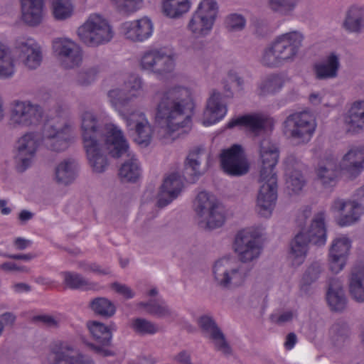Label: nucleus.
Wrapping results in <instances>:
<instances>
[{
  "instance_id": "1",
  "label": "nucleus",
  "mask_w": 364,
  "mask_h": 364,
  "mask_svg": "<svg viewBox=\"0 0 364 364\" xmlns=\"http://www.w3.org/2000/svg\"><path fill=\"white\" fill-rule=\"evenodd\" d=\"M83 146L93 171L102 173L108 166L107 155L119 158L128 152L122 132L112 124H102L97 114L86 110L81 114Z\"/></svg>"
},
{
  "instance_id": "2",
  "label": "nucleus",
  "mask_w": 364,
  "mask_h": 364,
  "mask_svg": "<svg viewBox=\"0 0 364 364\" xmlns=\"http://www.w3.org/2000/svg\"><path fill=\"white\" fill-rule=\"evenodd\" d=\"M189 100L190 92L183 86L170 87L156 95L155 118L164 138L173 141L190 131L191 119L186 112Z\"/></svg>"
},
{
  "instance_id": "3",
  "label": "nucleus",
  "mask_w": 364,
  "mask_h": 364,
  "mask_svg": "<svg viewBox=\"0 0 364 364\" xmlns=\"http://www.w3.org/2000/svg\"><path fill=\"white\" fill-rule=\"evenodd\" d=\"M304 40V34L298 31L279 35L264 50L262 63L267 67L277 68L293 62L303 46Z\"/></svg>"
},
{
  "instance_id": "4",
  "label": "nucleus",
  "mask_w": 364,
  "mask_h": 364,
  "mask_svg": "<svg viewBox=\"0 0 364 364\" xmlns=\"http://www.w3.org/2000/svg\"><path fill=\"white\" fill-rule=\"evenodd\" d=\"M325 213H317L306 230L299 232L291 242L289 259L294 267L301 265L306 256L309 243L322 246L326 242V229L325 225Z\"/></svg>"
},
{
  "instance_id": "5",
  "label": "nucleus",
  "mask_w": 364,
  "mask_h": 364,
  "mask_svg": "<svg viewBox=\"0 0 364 364\" xmlns=\"http://www.w3.org/2000/svg\"><path fill=\"white\" fill-rule=\"evenodd\" d=\"M56 112L58 117L45 126L43 141L48 149L62 152L73 141L75 124L69 119L66 108L58 106Z\"/></svg>"
},
{
  "instance_id": "6",
  "label": "nucleus",
  "mask_w": 364,
  "mask_h": 364,
  "mask_svg": "<svg viewBox=\"0 0 364 364\" xmlns=\"http://www.w3.org/2000/svg\"><path fill=\"white\" fill-rule=\"evenodd\" d=\"M251 268L230 257H223L215 262L212 267L213 282L221 290L232 291L246 282Z\"/></svg>"
},
{
  "instance_id": "7",
  "label": "nucleus",
  "mask_w": 364,
  "mask_h": 364,
  "mask_svg": "<svg viewBox=\"0 0 364 364\" xmlns=\"http://www.w3.org/2000/svg\"><path fill=\"white\" fill-rule=\"evenodd\" d=\"M201 226L212 230L221 227L225 220V209L215 196L207 191L200 192L193 203Z\"/></svg>"
},
{
  "instance_id": "8",
  "label": "nucleus",
  "mask_w": 364,
  "mask_h": 364,
  "mask_svg": "<svg viewBox=\"0 0 364 364\" xmlns=\"http://www.w3.org/2000/svg\"><path fill=\"white\" fill-rule=\"evenodd\" d=\"M80 40L89 47H97L109 43L114 31L108 20L97 14H92L77 31Z\"/></svg>"
},
{
  "instance_id": "9",
  "label": "nucleus",
  "mask_w": 364,
  "mask_h": 364,
  "mask_svg": "<svg viewBox=\"0 0 364 364\" xmlns=\"http://www.w3.org/2000/svg\"><path fill=\"white\" fill-rule=\"evenodd\" d=\"M316 128L315 117L308 112L289 114L283 123L284 134L296 144L308 143Z\"/></svg>"
},
{
  "instance_id": "10",
  "label": "nucleus",
  "mask_w": 364,
  "mask_h": 364,
  "mask_svg": "<svg viewBox=\"0 0 364 364\" xmlns=\"http://www.w3.org/2000/svg\"><path fill=\"white\" fill-rule=\"evenodd\" d=\"M43 116L41 105L29 100H15L9 114V125L14 129H26L38 125Z\"/></svg>"
},
{
  "instance_id": "11",
  "label": "nucleus",
  "mask_w": 364,
  "mask_h": 364,
  "mask_svg": "<svg viewBox=\"0 0 364 364\" xmlns=\"http://www.w3.org/2000/svg\"><path fill=\"white\" fill-rule=\"evenodd\" d=\"M218 11L215 0H202L188 23V29L198 38L208 36L213 29Z\"/></svg>"
},
{
  "instance_id": "12",
  "label": "nucleus",
  "mask_w": 364,
  "mask_h": 364,
  "mask_svg": "<svg viewBox=\"0 0 364 364\" xmlns=\"http://www.w3.org/2000/svg\"><path fill=\"white\" fill-rule=\"evenodd\" d=\"M259 233L252 228L239 231L234 240L233 249L241 264L257 260L262 251Z\"/></svg>"
},
{
  "instance_id": "13",
  "label": "nucleus",
  "mask_w": 364,
  "mask_h": 364,
  "mask_svg": "<svg viewBox=\"0 0 364 364\" xmlns=\"http://www.w3.org/2000/svg\"><path fill=\"white\" fill-rule=\"evenodd\" d=\"M142 81L139 77L132 76L124 84V89L116 88L108 92V97L112 105L120 114H125L129 111L132 100L141 95Z\"/></svg>"
},
{
  "instance_id": "14",
  "label": "nucleus",
  "mask_w": 364,
  "mask_h": 364,
  "mask_svg": "<svg viewBox=\"0 0 364 364\" xmlns=\"http://www.w3.org/2000/svg\"><path fill=\"white\" fill-rule=\"evenodd\" d=\"M221 166L223 171L230 176H240L249 171V164L242 146L233 144L222 151Z\"/></svg>"
},
{
  "instance_id": "15",
  "label": "nucleus",
  "mask_w": 364,
  "mask_h": 364,
  "mask_svg": "<svg viewBox=\"0 0 364 364\" xmlns=\"http://www.w3.org/2000/svg\"><path fill=\"white\" fill-rule=\"evenodd\" d=\"M260 186L257 197L259 214L267 218L272 215L277 199V177H259Z\"/></svg>"
},
{
  "instance_id": "16",
  "label": "nucleus",
  "mask_w": 364,
  "mask_h": 364,
  "mask_svg": "<svg viewBox=\"0 0 364 364\" xmlns=\"http://www.w3.org/2000/svg\"><path fill=\"white\" fill-rule=\"evenodd\" d=\"M47 360L49 364H95L90 357L77 353L71 346L61 342L50 347Z\"/></svg>"
},
{
  "instance_id": "17",
  "label": "nucleus",
  "mask_w": 364,
  "mask_h": 364,
  "mask_svg": "<svg viewBox=\"0 0 364 364\" xmlns=\"http://www.w3.org/2000/svg\"><path fill=\"white\" fill-rule=\"evenodd\" d=\"M127 122L128 129L134 132V141L138 144L147 146L151 139L152 129L145 114L140 111L125 112L121 114Z\"/></svg>"
},
{
  "instance_id": "18",
  "label": "nucleus",
  "mask_w": 364,
  "mask_h": 364,
  "mask_svg": "<svg viewBox=\"0 0 364 364\" xmlns=\"http://www.w3.org/2000/svg\"><path fill=\"white\" fill-rule=\"evenodd\" d=\"M53 46L65 68H73L82 63V51L75 41L67 38H60L53 41Z\"/></svg>"
},
{
  "instance_id": "19",
  "label": "nucleus",
  "mask_w": 364,
  "mask_h": 364,
  "mask_svg": "<svg viewBox=\"0 0 364 364\" xmlns=\"http://www.w3.org/2000/svg\"><path fill=\"white\" fill-rule=\"evenodd\" d=\"M15 52L22 63L28 69L34 70L42 61L41 47L31 38H19L16 41Z\"/></svg>"
},
{
  "instance_id": "20",
  "label": "nucleus",
  "mask_w": 364,
  "mask_h": 364,
  "mask_svg": "<svg viewBox=\"0 0 364 364\" xmlns=\"http://www.w3.org/2000/svg\"><path fill=\"white\" fill-rule=\"evenodd\" d=\"M40 144V136L36 132H27L16 142V160L21 165V171L30 166Z\"/></svg>"
},
{
  "instance_id": "21",
  "label": "nucleus",
  "mask_w": 364,
  "mask_h": 364,
  "mask_svg": "<svg viewBox=\"0 0 364 364\" xmlns=\"http://www.w3.org/2000/svg\"><path fill=\"white\" fill-rule=\"evenodd\" d=\"M259 151L261 161L259 177L262 180L267 177H277L275 166L279 160V152L277 145L269 139H264L259 143Z\"/></svg>"
},
{
  "instance_id": "22",
  "label": "nucleus",
  "mask_w": 364,
  "mask_h": 364,
  "mask_svg": "<svg viewBox=\"0 0 364 364\" xmlns=\"http://www.w3.org/2000/svg\"><path fill=\"white\" fill-rule=\"evenodd\" d=\"M87 327L97 342L95 344H90V347L94 351L105 357L114 355V352L107 348L111 344L112 338L111 330L102 323L98 321L88 322Z\"/></svg>"
},
{
  "instance_id": "23",
  "label": "nucleus",
  "mask_w": 364,
  "mask_h": 364,
  "mask_svg": "<svg viewBox=\"0 0 364 364\" xmlns=\"http://www.w3.org/2000/svg\"><path fill=\"white\" fill-rule=\"evenodd\" d=\"M121 31L125 38L133 42H142L153 33V23L147 17L127 21L122 24Z\"/></svg>"
},
{
  "instance_id": "24",
  "label": "nucleus",
  "mask_w": 364,
  "mask_h": 364,
  "mask_svg": "<svg viewBox=\"0 0 364 364\" xmlns=\"http://www.w3.org/2000/svg\"><path fill=\"white\" fill-rule=\"evenodd\" d=\"M339 168L352 178L359 176L364 170V146H350L343 156Z\"/></svg>"
},
{
  "instance_id": "25",
  "label": "nucleus",
  "mask_w": 364,
  "mask_h": 364,
  "mask_svg": "<svg viewBox=\"0 0 364 364\" xmlns=\"http://www.w3.org/2000/svg\"><path fill=\"white\" fill-rule=\"evenodd\" d=\"M238 125L245 126L255 135H259L271 128L273 122L271 118L262 114H252L233 119L228 122L227 127L232 128Z\"/></svg>"
},
{
  "instance_id": "26",
  "label": "nucleus",
  "mask_w": 364,
  "mask_h": 364,
  "mask_svg": "<svg viewBox=\"0 0 364 364\" xmlns=\"http://www.w3.org/2000/svg\"><path fill=\"white\" fill-rule=\"evenodd\" d=\"M183 188L181 176L172 173L164 178L158 195L157 205L164 208L171 203L180 194Z\"/></svg>"
},
{
  "instance_id": "27",
  "label": "nucleus",
  "mask_w": 364,
  "mask_h": 364,
  "mask_svg": "<svg viewBox=\"0 0 364 364\" xmlns=\"http://www.w3.org/2000/svg\"><path fill=\"white\" fill-rule=\"evenodd\" d=\"M340 68V57L337 53L332 52L313 65V73L314 77L318 80L335 79L338 75Z\"/></svg>"
},
{
  "instance_id": "28",
  "label": "nucleus",
  "mask_w": 364,
  "mask_h": 364,
  "mask_svg": "<svg viewBox=\"0 0 364 364\" xmlns=\"http://www.w3.org/2000/svg\"><path fill=\"white\" fill-rule=\"evenodd\" d=\"M22 21L29 26L40 25L45 16L44 0H20Z\"/></svg>"
},
{
  "instance_id": "29",
  "label": "nucleus",
  "mask_w": 364,
  "mask_h": 364,
  "mask_svg": "<svg viewBox=\"0 0 364 364\" xmlns=\"http://www.w3.org/2000/svg\"><path fill=\"white\" fill-rule=\"evenodd\" d=\"M207 155L203 148H195L188 154L184 165L183 177L190 182L194 183L199 176L204 173L206 168L202 166L203 156Z\"/></svg>"
},
{
  "instance_id": "30",
  "label": "nucleus",
  "mask_w": 364,
  "mask_h": 364,
  "mask_svg": "<svg viewBox=\"0 0 364 364\" xmlns=\"http://www.w3.org/2000/svg\"><path fill=\"white\" fill-rule=\"evenodd\" d=\"M226 112L227 108L222 94L213 90L207 103L203 124L205 126L213 124L220 120Z\"/></svg>"
},
{
  "instance_id": "31",
  "label": "nucleus",
  "mask_w": 364,
  "mask_h": 364,
  "mask_svg": "<svg viewBox=\"0 0 364 364\" xmlns=\"http://www.w3.org/2000/svg\"><path fill=\"white\" fill-rule=\"evenodd\" d=\"M79 171V164L73 158H67L57 164L54 171V181L63 186L71 184L77 178Z\"/></svg>"
},
{
  "instance_id": "32",
  "label": "nucleus",
  "mask_w": 364,
  "mask_h": 364,
  "mask_svg": "<svg viewBox=\"0 0 364 364\" xmlns=\"http://www.w3.org/2000/svg\"><path fill=\"white\" fill-rule=\"evenodd\" d=\"M340 168L333 156L329 155L321 160L316 169V176L323 185H330L335 182Z\"/></svg>"
},
{
  "instance_id": "33",
  "label": "nucleus",
  "mask_w": 364,
  "mask_h": 364,
  "mask_svg": "<svg viewBox=\"0 0 364 364\" xmlns=\"http://www.w3.org/2000/svg\"><path fill=\"white\" fill-rule=\"evenodd\" d=\"M348 132L356 133L364 127V100L355 102L344 117Z\"/></svg>"
},
{
  "instance_id": "34",
  "label": "nucleus",
  "mask_w": 364,
  "mask_h": 364,
  "mask_svg": "<svg viewBox=\"0 0 364 364\" xmlns=\"http://www.w3.org/2000/svg\"><path fill=\"white\" fill-rule=\"evenodd\" d=\"M349 291L358 302H364V264L355 265L349 278Z\"/></svg>"
},
{
  "instance_id": "35",
  "label": "nucleus",
  "mask_w": 364,
  "mask_h": 364,
  "mask_svg": "<svg viewBox=\"0 0 364 364\" xmlns=\"http://www.w3.org/2000/svg\"><path fill=\"white\" fill-rule=\"evenodd\" d=\"M60 274L63 278L65 285L69 289L82 291H97L100 289L97 283L90 281L77 272L65 271L62 272Z\"/></svg>"
},
{
  "instance_id": "36",
  "label": "nucleus",
  "mask_w": 364,
  "mask_h": 364,
  "mask_svg": "<svg viewBox=\"0 0 364 364\" xmlns=\"http://www.w3.org/2000/svg\"><path fill=\"white\" fill-rule=\"evenodd\" d=\"M342 28L348 33H361L364 30V9L351 6L346 14Z\"/></svg>"
},
{
  "instance_id": "37",
  "label": "nucleus",
  "mask_w": 364,
  "mask_h": 364,
  "mask_svg": "<svg viewBox=\"0 0 364 364\" xmlns=\"http://www.w3.org/2000/svg\"><path fill=\"white\" fill-rule=\"evenodd\" d=\"M324 272V266L319 261L311 262L306 269L300 282V291L304 294H309L311 285L316 282Z\"/></svg>"
},
{
  "instance_id": "38",
  "label": "nucleus",
  "mask_w": 364,
  "mask_h": 364,
  "mask_svg": "<svg viewBox=\"0 0 364 364\" xmlns=\"http://www.w3.org/2000/svg\"><path fill=\"white\" fill-rule=\"evenodd\" d=\"M284 82L282 75L272 73L266 75L257 84L258 94L261 96L274 95L282 90Z\"/></svg>"
},
{
  "instance_id": "39",
  "label": "nucleus",
  "mask_w": 364,
  "mask_h": 364,
  "mask_svg": "<svg viewBox=\"0 0 364 364\" xmlns=\"http://www.w3.org/2000/svg\"><path fill=\"white\" fill-rule=\"evenodd\" d=\"M148 314L161 318H174L177 314L163 299H151L147 302H141Z\"/></svg>"
},
{
  "instance_id": "40",
  "label": "nucleus",
  "mask_w": 364,
  "mask_h": 364,
  "mask_svg": "<svg viewBox=\"0 0 364 364\" xmlns=\"http://www.w3.org/2000/svg\"><path fill=\"white\" fill-rule=\"evenodd\" d=\"M327 301L331 309L343 311L346 306V299L343 289L338 281H332L327 292Z\"/></svg>"
},
{
  "instance_id": "41",
  "label": "nucleus",
  "mask_w": 364,
  "mask_h": 364,
  "mask_svg": "<svg viewBox=\"0 0 364 364\" xmlns=\"http://www.w3.org/2000/svg\"><path fill=\"white\" fill-rule=\"evenodd\" d=\"M15 72L14 59L11 49L0 42V78L12 77Z\"/></svg>"
},
{
  "instance_id": "42",
  "label": "nucleus",
  "mask_w": 364,
  "mask_h": 364,
  "mask_svg": "<svg viewBox=\"0 0 364 364\" xmlns=\"http://www.w3.org/2000/svg\"><path fill=\"white\" fill-rule=\"evenodd\" d=\"M141 173L139 162L134 157L124 161L119 171V176L123 182H136L140 178Z\"/></svg>"
},
{
  "instance_id": "43",
  "label": "nucleus",
  "mask_w": 364,
  "mask_h": 364,
  "mask_svg": "<svg viewBox=\"0 0 364 364\" xmlns=\"http://www.w3.org/2000/svg\"><path fill=\"white\" fill-rule=\"evenodd\" d=\"M89 306L97 315L104 318H110L116 312L114 303L106 297H97L90 301Z\"/></svg>"
},
{
  "instance_id": "44",
  "label": "nucleus",
  "mask_w": 364,
  "mask_h": 364,
  "mask_svg": "<svg viewBox=\"0 0 364 364\" xmlns=\"http://www.w3.org/2000/svg\"><path fill=\"white\" fill-rule=\"evenodd\" d=\"M188 0H163L164 13L170 18H176L190 9Z\"/></svg>"
},
{
  "instance_id": "45",
  "label": "nucleus",
  "mask_w": 364,
  "mask_h": 364,
  "mask_svg": "<svg viewBox=\"0 0 364 364\" xmlns=\"http://www.w3.org/2000/svg\"><path fill=\"white\" fill-rule=\"evenodd\" d=\"M176 66V55L171 52L163 50L153 74L164 77L171 73Z\"/></svg>"
},
{
  "instance_id": "46",
  "label": "nucleus",
  "mask_w": 364,
  "mask_h": 364,
  "mask_svg": "<svg viewBox=\"0 0 364 364\" xmlns=\"http://www.w3.org/2000/svg\"><path fill=\"white\" fill-rule=\"evenodd\" d=\"M348 213L338 219V224L341 227L355 223L364 213V206L355 200H348Z\"/></svg>"
},
{
  "instance_id": "47",
  "label": "nucleus",
  "mask_w": 364,
  "mask_h": 364,
  "mask_svg": "<svg viewBox=\"0 0 364 364\" xmlns=\"http://www.w3.org/2000/svg\"><path fill=\"white\" fill-rule=\"evenodd\" d=\"M301 0H267L269 10L282 16H291Z\"/></svg>"
},
{
  "instance_id": "48",
  "label": "nucleus",
  "mask_w": 364,
  "mask_h": 364,
  "mask_svg": "<svg viewBox=\"0 0 364 364\" xmlns=\"http://www.w3.org/2000/svg\"><path fill=\"white\" fill-rule=\"evenodd\" d=\"M130 326L134 332L139 336L154 335L159 331L156 323L139 317L132 318Z\"/></svg>"
},
{
  "instance_id": "49",
  "label": "nucleus",
  "mask_w": 364,
  "mask_h": 364,
  "mask_svg": "<svg viewBox=\"0 0 364 364\" xmlns=\"http://www.w3.org/2000/svg\"><path fill=\"white\" fill-rule=\"evenodd\" d=\"M53 14L57 20H65L70 18L73 11L70 0H52Z\"/></svg>"
},
{
  "instance_id": "50",
  "label": "nucleus",
  "mask_w": 364,
  "mask_h": 364,
  "mask_svg": "<svg viewBox=\"0 0 364 364\" xmlns=\"http://www.w3.org/2000/svg\"><path fill=\"white\" fill-rule=\"evenodd\" d=\"M164 49H152L144 53L140 65L143 70L153 73Z\"/></svg>"
},
{
  "instance_id": "51",
  "label": "nucleus",
  "mask_w": 364,
  "mask_h": 364,
  "mask_svg": "<svg viewBox=\"0 0 364 364\" xmlns=\"http://www.w3.org/2000/svg\"><path fill=\"white\" fill-rule=\"evenodd\" d=\"M97 74L98 69L96 67L83 68L77 73L75 82L81 87L90 86L95 81Z\"/></svg>"
},
{
  "instance_id": "52",
  "label": "nucleus",
  "mask_w": 364,
  "mask_h": 364,
  "mask_svg": "<svg viewBox=\"0 0 364 364\" xmlns=\"http://www.w3.org/2000/svg\"><path fill=\"white\" fill-rule=\"evenodd\" d=\"M349 335V328L344 322L335 323L330 329V337L336 346L343 343Z\"/></svg>"
},
{
  "instance_id": "53",
  "label": "nucleus",
  "mask_w": 364,
  "mask_h": 364,
  "mask_svg": "<svg viewBox=\"0 0 364 364\" xmlns=\"http://www.w3.org/2000/svg\"><path fill=\"white\" fill-rule=\"evenodd\" d=\"M351 247V241L346 236L335 238L331 245L329 252L341 257H347Z\"/></svg>"
},
{
  "instance_id": "54",
  "label": "nucleus",
  "mask_w": 364,
  "mask_h": 364,
  "mask_svg": "<svg viewBox=\"0 0 364 364\" xmlns=\"http://www.w3.org/2000/svg\"><path fill=\"white\" fill-rule=\"evenodd\" d=\"M116 10L124 14H130L141 7L143 0H110Z\"/></svg>"
},
{
  "instance_id": "55",
  "label": "nucleus",
  "mask_w": 364,
  "mask_h": 364,
  "mask_svg": "<svg viewBox=\"0 0 364 364\" xmlns=\"http://www.w3.org/2000/svg\"><path fill=\"white\" fill-rule=\"evenodd\" d=\"M224 24L228 31L237 32L244 29L246 25V20L242 15L234 13L225 17Z\"/></svg>"
},
{
  "instance_id": "56",
  "label": "nucleus",
  "mask_w": 364,
  "mask_h": 364,
  "mask_svg": "<svg viewBox=\"0 0 364 364\" xmlns=\"http://www.w3.org/2000/svg\"><path fill=\"white\" fill-rule=\"evenodd\" d=\"M209 339L213 341L214 348L217 351L220 352L225 356H230L232 354V348L221 330L213 335Z\"/></svg>"
},
{
  "instance_id": "57",
  "label": "nucleus",
  "mask_w": 364,
  "mask_h": 364,
  "mask_svg": "<svg viewBox=\"0 0 364 364\" xmlns=\"http://www.w3.org/2000/svg\"><path fill=\"white\" fill-rule=\"evenodd\" d=\"M198 323L203 336L210 338L215 335L220 328L218 326L213 318L209 316H202L198 318Z\"/></svg>"
},
{
  "instance_id": "58",
  "label": "nucleus",
  "mask_w": 364,
  "mask_h": 364,
  "mask_svg": "<svg viewBox=\"0 0 364 364\" xmlns=\"http://www.w3.org/2000/svg\"><path fill=\"white\" fill-rule=\"evenodd\" d=\"M286 175L287 176V184L288 188L294 193L300 191L304 185V179L300 170L286 173Z\"/></svg>"
},
{
  "instance_id": "59",
  "label": "nucleus",
  "mask_w": 364,
  "mask_h": 364,
  "mask_svg": "<svg viewBox=\"0 0 364 364\" xmlns=\"http://www.w3.org/2000/svg\"><path fill=\"white\" fill-rule=\"evenodd\" d=\"M77 267L85 272H93L100 275L108 274L110 272L108 268L102 269L96 263H89L85 261L79 262Z\"/></svg>"
},
{
  "instance_id": "60",
  "label": "nucleus",
  "mask_w": 364,
  "mask_h": 364,
  "mask_svg": "<svg viewBox=\"0 0 364 364\" xmlns=\"http://www.w3.org/2000/svg\"><path fill=\"white\" fill-rule=\"evenodd\" d=\"M346 260L347 257H341L329 252L330 270L334 274H338L344 268Z\"/></svg>"
},
{
  "instance_id": "61",
  "label": "nucleus",
  "mask_w": 364,
  "mask_h": 364,
  "mask_svg": "<svg viewBox=\"0 0 364 364\" xmlns=\"http://www.w3.org/2000/svg\"><path fill=\"white\" fill-rule=\"evenodd\" d=\"M111 287L117 294L123 296L127 299H132L135 295L132 289L126 284L114 282Z\"/></svg>"
},
{
  "instance_id": "62",
  "label": "nucleus",
  "mask_w": 364,
  "mask_h": 364,
  "mask_svg": "<svg viewBox=\"0 0 364 364\" xmlns=\"http://www.w3.org/2000/svg\"><path fill=\"white\" fill-rule=\"evenodd\" d=\"M285 171L286 173H291L296 170H300L302 164L294 155H289L285 159Z\"/></svg>"
},
{
  "instance_id": "63",
  "label": "nucleus",
  "mask_w": 364,
  "mask_h": 364,
  "mask_svg": "<svg viewBox=\"0 0 364 364\" xmlns=\"http://www.w3.org/2000/svg\"><path fill=\"white\" fill-rule=\"evenodd\" d=\"M16 320V315L12 312H5L0 315V323L2 326V329L14 326Z\"/></svg>"
},
{
  "instance_id": "64",
  "label": "nucleus",
  "mask_w": 364,
  "mask_h": 364,
  "mask_svg": "<svg viewBox=\"0 0 364 364\" xmlns=\"http://www.w3.org/2000/svg\"><path fill=\"white\" fill-rule=\"evenodd\" d=\"M35 320L49 328H55L58 326V321L54 317L48 315L36 316Z\"/></svg>"
}]
</instances>
